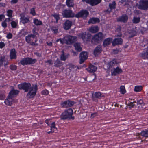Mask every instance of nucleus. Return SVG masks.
<instances>
[{"label": "nucleus", "instance_id": "nucleus-42", "mask_svg": "<svg viewBox=\"0 0 148 148\" xmlns=\"http://www.w3.org/2000/svg\"><path fill=\"white\" fill-rule=\"evenodd\" d=\"M51 130L52 132H54L55 131L54 129H56V128L55 126V122H53L51 124V125L50 126Z\"/></svg>", "mask_w": 148, "mask_h": 148}, {"label": "nucleus", "instance_id": "nucleus-30", "mask_svg": "<svg viewBox=\"0 0 148 148\" xmlns=\"http://www.w3.org/2000/svg\"><path fill=\"white\" fill-rule=\"evenodd\" d=\"M128 19V17L126 16H122L121 17L118 18L117 21L125 22L127 21Z\"/></svg>", "mask_w": 148, "mask_h": 148}, {"label": "nucleus", "instance_id": "nucleus-23", "mask_svg": "<svg viewBox=\"0 0 148 148\" xmlns=\"http://www.w3.org/2000/svg\"><path fill=\"white\" fill-rule=\"evenodd\" d=\"M97 69V67L93 65H90L86 69L88 72L90 73H92L95 72L96 71Z\"/></svg>", "mask_w": 148, "mask_h": 148}, {"label": "nucleus", "instance_id": "nucleus-54", "mask_svg": "<svg viewBox=\"0 0 148 148\" xmlns=\"http://www.w3.org/2000/svg\"><path fill=\"white\" fill-rule=\"evenodd\" d=\"M59 41L60 42V43L62 44H64V41H63V38H59L57 39L56 40V42H58Z\"/></svg>", "mask_w": 148, "mask_h": 148}, {"label": "nucleus", "instance_id": "nucleus-53", "mask_svg": "<svg viewBox=\"0 0 148 148\" xmlns=\"http://www.w3.org/2000/svg\"><path fill=\"white\" fill-rule=\"evenodd\" d=\"M17 67L15 65H11L10 66V69L12 70H16Z\"/></svg>", "mask_w": 148, "mask_h": 148}, {"label": "nucleus", "instance_id": "nucleus-50", "mask_svg": "<svg viewBox=\"0 0 148 148\" xmlns=\"http://www.w3.org/2000/svg\"><path fill=\"white\" fill-rule=\"evenodd\" d=\"M11 26L13 28H15L17 26V23L15 22L14 21H12L11 22Z\"/></svg>", "mask_w": 148, "mask_h": 148}, {"label": "nucleus", "instance_id": "nucleus-41", "mask_svg": "<svg viewBox=\"0 0 148 148\" xmlns=\"http://www.w3.org/2000/svg\"><path fill=\"white\" fill-rule=\"evenodd\" d=\"M36 61L37 60L36 59H32L28 58V64H34L35 63Z\"/></svg>", "mask_w": 148, "mask_h": 148}, {"label": "nucleus", "instance_id": "nucleus-34", "mask_svg": "<svg viewBox=\"0 0 148 148\" xmlns=\"http://www.w3.org/2000/svg\"><path fill=\"white\" fill-rule=\"evenodd\" d=\"M75 49L78 51H80L82 50V49L80 47V44L78 43H76L74 45Z\"/></svg>", "mask_w": 148, "mask_h": 148}, {"label": "nucleus", "instance_id": "nucleus-14", "mask_svg": "<svg viewBox=\"0 0 148 148\" xmlns=\"http://www.w3.org/2000/svg\"><path fill=\"white\" fill-rule=\"evenodd\" d=\"M118 64L116 60L114 59L110 61L107 64V66L108 69H110Z\"/></svg>", "mask_w": 148, "mask_h": 148}, {"label": "nucleus", "instance_id": "nucleus-31", "mask_svg": "<svg viewBox=\"0 0 148 148\" xmlns=\"http://www.w3.org/2000/svg\"><path fill=\"white\" fill-rule=\"evenodd\" d=\"M74 0H66V4L69 7H73L74 6Z\"/></svg>", "mask_w": 148, "mask_h": 148}, {"label": "nucleus", "instance_id": "nucleus-13", "mask_svg": "<svg viewBox=\"0 0 148 148\" xmlns=\"http://www.w3.org/2000/svg\"><path fill=\"white\" fill-rule=\"evenodd\" d=\"M122 72V71L121 69L119 67H117L116 68H114L113 70H112L111 71L112 75L114 76L119 74Z\"/></svg>", "mask_w": 148, "mask_h": 148}, {"label": "nucleus", "instance_id": "nucleus-64", "mask_svg": "<svg viewBox=\"0 0 148 148\" xmlns=\"http://www.w3.org/2000/svg\"><path fill=\"white\" fill-rule=\"evenodd\" d=\"M32 32L35 35H37L38 34L36 32V29L35 28H34L32 30Z\"/></svg>", "mask_w": 148, "mask_h": 148}, {"label": "nucleus", "instance_id": "nucleus-48", "mask_svg": "<svg viewBox=\"0 0 148 148\" xmlns=\"http://www.w3.org/2000/svg\"><path fill=\"white\" fill-rule=\"evenodd\" d=\"M13 11L11 10H9L7 12V15L9 17H12V16Z\"/></svg>", "mask_w": 148, "mask_h": 148}, {"label": "nucleus", "instance_id": "nucleus-57", "mask_svg": "<svg viewBox=\"0 0 148 148\" xmlns=\"http://www.w3.org/2000/svg\"><path fill=\"white\" fill-rule=\"evenodd\" d=\"M2 25L4 28H5L7 26V24L5 21L3 22L2 23Z\"/></svg>", "mask_w": 148, "mask_h": 148}, {"label": "nucleus", "instance_id": "nucleus-39", "mask_svg": "<svg viewBox=\"0 0 148 148\" xmlns=\"http://www.w3.org/2000/svg\"><path fill=\"white\" fill-rule=\"evenodd\" d=\"M20 63L23 65H27L28 64V58L23 59L20 61Z\"/></svg>", "mask_w": 148, "mask_h": 148}, {"label": "nucleus", "instance_id": "nucleus-7", "mask_svg": "<svg viewBox=\"0 0 148 148\" xmlns=\"http://www.w3.org/2000/svg\"><path fill=\"white\" fill-rule=\"evenodd\" d=\"M17 102L16 99H13V98L8 95L5 101V103L7 105L11 106L13 103Z\"/></svg>", "mask_w": 148, "mask_h": 148}, {"label": "nucleus", "instance_id": "nucleus-52", "mask_svg": "<svg viewBox=\"0 0 148 148\" xmlns=\"http://www.w3.org/2000/svg\"><path fill=\"white\" fill-rule=\"evenodd\" d=\"M42 94L44 95H47L49 94V92L47 90H42L41 92Z\"/></svg>", "mask_w": 148, "mask_h": 148}, {"label": "nucleus", "instance_id": "nucleus-21", "mask_svg": "<svg viewBox=\"0 0 148 148\" xmlns=\"http://www.w3.org/2000/svg\"><path fill=\"white\" fill-rule=\"evenodd\" d=\"M123 42V40L121 38H116L112 42V45L115 46L117 45H121Z\"/></svg>", "mask_w": 148, "mask_h": 148}, {"label": "nucleus", "instance_id": "nucleus-59", "mask_svg": "<svg viewBox=\"0 0 148 148\" xmlns=\"http://www.w3.org/2000/svg\"><path fill=\"white\" fill-rule=\"evenodd\" d=\"M143 103V101L141 99L137 101V104H138L141 105Z\"/></svg>", "mask_w": 148, "mask_h": 148}, {"label": "nucleus", "instance_id": "nucleus-28", "mask_svg": "<svg viewBox=\"0 0 148 148\" xmlns=\"http://www.w3.org/2000/svg\"><path fill=\"white\" fill-rule=\"evenodd\" d=\"M99 28L97 26L92 27L89 29V31L92 33H95L99 31Z\"/></svg>", "mask_w": 148, "mask_h": 148}, {"label": "nucleus", "instance_id": "nucleus-10", "mask_svg": "<svg viewBox=\"0 0 148 148\" xmlns=\"http://www.w3.org/2000/svg\"><path fill=\"white\" fill-rule=\"evenodd\" d=\"M88 55V53L86 52H82L80 53L79 63L80 64L82 63L87 59Z\"/></svg>", "mask_w": 148, "mask_h": 148}, {"label": "nucleus", "instance_id": "nucleus-33", "mask_svg": "<svg viewBox=\"0 0 148 148\" xmlns=\"http://www.w3.org/2000/svg\"><path fill=\"white\" fill-rule=\"evenodd\" d=\"M69 56L68 54H65L63 51H62V53L60 56V59L64 61L68 58Z\"/></svg>", "mask_w": 148, "mask_h": 148}, {"label": "nucleus", "instance_id": "nucleus-62", "mask_svg": "<svg viewBox=\"0 0 148 148\" xmlns=\"http://www.w3.org/2000/svg\"><path fill=\"white\" fill-rule=\"evenodd\" d=\"M46 43L47 45L49 46H52V43L51 42H47Z\"/></svg>", "mask_w": 148, "mask_h": 148}, {"label": "nucleus", "instance_id": "nucleus-1", "mask_svg": "<svg viewBox=\"0 0 148 148\" xmlns=\"http://www.w3.org/2000/svg\"><path fill=\"white\" fill-rule=\"evenodd\" d=\"M73 114V110L71 108L68 109L62 114L60 116V119H65L69 118L73 120L74 117L72 116Z\"/></svg>", "mask_w": 148, "mask_h": 148}, {"label": "nucleus", "instance_id": "nucleus-45", "mask_svg": "<svg viewBox=\"0 0 148 148\" xmlns=\"http://www.w3.org/2000/svg\"><path fill=\"white\" fill-rule=\"evenodd\" d=\"M136 32L135 30H132L130 33V34L131 35L130 37H132L136 36Z\"/></svg>", "mask_w": 148, "mask_h": 148}, {"label": "nucleus", "instance_id": "nucleus-40", "mask_svg": "<svg viewBox=\"0 0 148 148\" xmlns=\"http://www.w3.org/2000/svg\"><path fill=\"white\" fill-rule=\"evenodd\" d=\"M142 89V87L141 86H136L135 87L134 90L136 92H138L141 91Z\"/></svg>", "mask_w": 148, "mask_h": 148}, {"label": "nucleus", "instance_id": "nucleus-5", "mask_svg": "<svg viewBox=\"0 0 148 148\" xmlns=\"http://www.w3.org/2000/svg\"><path fill=\"white\" fill-rule=\"evenodd\" d=\"M63 17L65 18H73L75 16V14L71 10L66 9L63 10L62 12Z\"/></svg>", "mask_w": 148, "mask_h": 148}, {"label": "nucleus", "instance_id": "nucleus-38", "mask_svg": "<svg viewBox=\"0 0 148 148\" xmlns=\"http://www.w3.org/2000/svg\"><path fill=\"white\" fill-rule=\"evenodd\" d=\"M33 23L35 25L37 26L41 25L42 23V22L41 21L36 18L34 19Z\"/></svg>", "mask_w": 148, "mask_h": 148}, {"label": "nucleus", "instance_id": "nucleus-22", "mask_svg": "<svg viewBox=\"0 0 148 148\" xmlns=\"http://www.w3.org/2000/svg\"><path fill=\"white\" fill-rule=\"evenodd\" d=\"M101 51V47L100 45L97 46L95 49L94 51V54L96 56L99 54Z\"/></svg>", "mask_w": 148, "mask_h": 148}, {"label": "nucleus", "instance_id": "nucleus-19", "mask_svg": "<svg viewBox=\"0 0 148 148\" xmlns=\"http://www.w3.org/2000/svg\"><path fill=\"white\" fill-rule=\"evenodd\" d=\"M101 1V0H88L87 3L90 4L92 6L96 5L99 3Z\"/></svg>", "mask_w": 148, "mask_h": 148}, {"label": "nucleus", "instance_id": "nucleus-37", "mask_svg": "<svg viewBox=\"0 0 148 148\" xmlns=\"http://www.w3.org/2000/svg\"><path fill=\"white\" fill-rule=\"evenodd\" d=\"M58 27L57 26H52L51 27V30L54 34H57L58 32Z\"/></svg>", "mask_w": 148, "mask_h": 148}, {"label": "nucleus", "instance_id": "nucleus-4", "mask_svg": "<svg viewBox=\"0 0 148 148\" xmlns=\"http://www.w3.org/2000/svg\"><path fill=\"white\" fill-rule=\"evenodd\" d=\"M103 38V35L101 32L95 35L92 37L91 40L92 43L97 44Z\"/></svg>", "mask_w": 148, "mask_h": 148}, {"label": "nucleus", "instance_id": "nucleus-15", "mask_svg": "<svg viewBox=\"0 0 148 148\" xmlns=\"http://www.w3.org/2000/svg\"><path fill=\"white\" fill-rule=\"evenodd\" d=\"M18 88L20 89H23L25 92H27L28 91V83H22L18 85Z\"/></svg>", "mask_w": 148, "mask_h": 148}, {"label": "nucleus", "instance_id": "nucleus-51", "mask_svg": "<svg viewBox=\"0 0 148 148\" xmlns=\"http://www.w3.org/2000/svg\"><path fill=\"white\" fill-rule=\"evenodd\" d=\"M136 101H134L133 102H130V103H128L127 105L130 106V108H132L135 105L134 104V103H136Z\"/></svg>", "mask_w": 148, "mask_h": 148}, {"label": "nucleus", "instance_id": "nucleus-20", "mask_svg": "<svg viewBox=\"0 0 148 148\" xmlns=\"http://www.w3.org/2000/svg\"><path fill=\"white\" fill-rule=\"evenodd\" d=\"M7 62L5 59V56H3L0 57V67L4 65H7Z\"/></svg>", "mask_w": 148, "mask_h": 148}, {"label": "nucleus", "instance_id": "nucleus-32", "mask_svg": "<svg viewBox=\"0 0 148 148\" xmlns=\"http://www.w3.org/2000/svg\"><path fill=\"white\" fill-rule=\"evenodd\" d=\"M63 65V64L60 60L57 59L54 62V66L56 67H59L62 66Z\"/></svg>", "mask_w": 148, "mask_h": 148}, {"label": "nucleus", "instance_id": "nucleus-18", "mask_svg": "<svg viewBox=\"0 0 148 148\" xmlns=\"http://www.w3.org/2000/svg\"><path fill=\"white\" fill-rule=\"evenodd\" d=\"M10 56L11 59H16L17 56L15 49H12L10 50Z\"/></svg>", "mask_w": 148, "mask_h": 148}, {"label": "nucleus", "instance_id": "nucleus-46", "mask_svg": "<svg viewBox=\"0 0 148 148\" xmlns=\"http://www.w3.org/2000/svg\"><path fill=\"white\" fill-rule=\"evenodd\" d=\"M69 68L70 70H72L75 68H77L78 69H79V68L77 66H75L72 64H69Z\"/></svg>", "mask_w": 148, "mask_h": 148}, {"label": "nucleus", "instance_id": "nucleus-44", "mask_svg": "<svg viewBox=\"0 0 148 148\" xmlns=\"http://www.w3.org/2000/svg\"><path fill=\"white\" fill-rule=\"evenodd\" d=\"M120 92L122 94H124L126 92V90H125V87L124 86H122L120 87Z\"/></svg>", "mask_w": 148, "mask_h": 148}, {"label": "nucleus", "instance_id": "nucleus-6", "mask_svg": "<svg viewBox=\"0 0 148 148\" xmlns=\"http://www.w3.org/2000/svg\"><path fill=\"white\" fill-rule=\"evenodd\" d=\"M138 7L140 9L145 10H148V0H140Z\"/></svg>", "mask_w": 148, "mask_h": 148}, {"label": "nucleus", "instance_id": "nucleus-12", "mask_svg": "<svg viewBox=\"0 0 148 148\" xmlns=\"http://www.w3.org/2000/svg\"><path fill=\"white\" fill-rule=\"evenodd\" d=\"M78 37L82 38L83 41H88L90 36V35L87 34L86 32L80 33L78 34Z\"/></svg>", "mask_w": 148, "mask_h": 148}, {"label": "nucleus", "instance_id": "nucleus-9", "mask_svg": "<svg viewBox=\"0 0 148 148\" xmlns=\"http://www.w3.org/2000/svg\"><path fill=\"white\" fill-rule=\"evenodd\" d=\"M89 14L88 12L86 10H83L75 15V17L79 18L80 17L86 18Z\"/></svg>", "mask_w": 148, "mask_h": 148}, {"label": "nucleus", "instance_id": "nucleus-8", "mask_svg": "<svg viewBox=\"0 0 148 148\" xmlns=\"http://www.w3.org/2000/svg\"><path fill=\"white\" fill-rule=\"evenodd\" d=\"M75 102L73 101H71L69 100L62 101L61 103V105L62 107L66 108L69 107L73 105Z\"/></svg>", "mask_w": 148, "mask_h": 148}, {"label": "nucleus", "instance_id": "nucleus-36", "mask_svg": "<svg viewBox=\"0 0 148 148\" xmlns=\"http://www.w3.org/2000/svg\"><path fill=\"white\" fill-rule=\"evenodd\" d=\"M111 39L110 38H108L105 39L103 42V45L105 47L108 45L110 44L111 43Z\"/></svg>", "mask_w": 148, "mask_h": 148}, {"label": "nucleus", "instance_id": "nucleus-17", "mask_svg": "<svg viewBox=\"0 0 148 148\" xmlns=\"http://www.w3.org/2000/svg\"><path fill=\"white\" fill-rule=\"evenodd\" d=\"M116 4L115 1H113L112 3H110L109 5V8L107 9V12L108 13H110L112 10L116 8Z\"/></svg>", "mask_w": 148, "mask_h": 148}, {"label": "nucleus", "instance_id": "nucleus-47", "mask_svg": "<svg viewBox=\"0 0 148 148\" xmlns=\"http://www.w3.org/2000/svg\"><path fill=\"white\" fill-rule=\"evenodd\" d=\"M53 16L56 19V22L57 23L58 21L60 19V17L59 15L57 14H55L53 15Z\"/></svg>", "mask_w": 148, "mask_h": 148}, {"label": "nucleus", "instance_id": "nucleus-29", "mask_svg": "<svg viewBox=\"0 0 148 148\" xmlns=\"http://www.w3.org/2000/svg\"><path fill=\"white\" fill-rule=\"evenodd\" d=\"M21 21L23 24L27 23L28 22V19L27 17H26L25 15L24 14H21Z\"/></svg>", "mask_w": 148, "mask_h": 148}, {"label": "nucleus", "instance_id": "nucleus-43", "mask_svg": "<svg viewBox=\"0 0 148 148\" xmlns=\"http://www.w3.org/2000/svg\"><path fill=\"white\" fill-rule=\"evenodd\" d=\"M5 91L0 92V100H3L5 97Z\"/></svg>", "mask_w": 148, "mask_h": 148}, {"label": "nucleus", "instance_id": "nucleus-63", "mask_svg": "<svg viewBox=\"0 0 148 148\" xmlns=\"http://www.w3.org/2000/svg\"><path fill=\"white\" fill-rule=\"evenodd\" d=\"M18 1V0H12L11 1V3L12 4H15L17 3Z\"/></svg>", "mask_w": 148, "mask_h": 148}, {"label": "nucleus", "instance_id": "nucleus-2", "mask_svg": "<svg viewBox=\"0 0 148 148\" xmlns=\"http://www.w3.org/2000/svg\"><path fill=\"white\" fill-rule=\"evenodd\" d=\"M31 84L28 83V98H32L35 95L37 90V86L36 85H33L31 87Z\"/></svg>", "mask_w": 148, "mask_h": 148}, {"label": "nucleus", "instance_id": "nucleus-25", "mask_svg": "<svg viewBox=\"0 0 148 148\" xmlns=\"http://www.w3.org/2000/svg\"><path fill=\"white\" fill-rule=\"evenodd\" d=\"M140 134L143 137H148V129L147 130L142 131L140 133L136 134V135L137 136H138Z\"/></svg>", "mask_w": 148, "mask_h": 148}, {"label": "nucleus", "instance_id": "nucleus-58", "mask_svg": "<svg viewBox=\"0 0 148 148\" xmlns=\"http://www.w3.org/2000/svg\"><path fill=\"white\" fill-rule=\"evenodd\" d=\"M45 63H48L49 65H51L52 64V60H47V61H45Z\"/></svg>", "mask_w": 148, "mask_h": 148}, {"label": "nucleus", "instance_id": "nucleus-61", "mask_svg": "<svg viewBox=\"0 0 148 148\" xmlns=\"http://www.w3.org/2000/svg\"><path fill=\"white\" fill-rule=\"evenodd\" d=\"M97 115V113H94L91 114V117L92 118H93L95 116Z\"/></svg>", "mask_w": 148, "mask_h": 148}, {"label": "nucleus", "instance_id": "nucleus-49", "mask_svg": "<svg viewBox=\"0 0 148 148\" xmlns=\"http://www.w3.org/2000/svg\"><path fill=\"white\" fill-rule=\"evenodd\" d=\"M30 14L33 16L35 15H36V13L35 11V9L34 8H32L30 10Z\"/></svg>", "mask_w": 148, "mask_h": 148}, {"label": "nucleus", "instance_id": "nucleus-56", "mask_svg": "<svg viewBox=\"0 0 148 148\" xmlns=\"http://www.w3.org/2000/svg\"><path fill=\"white\" fill-rule=\"evenodd\" d=\"M12 35L11 33H9L7 36V37L8 39H10L12 38Z\"/></svg>", "mask_w": 148, "mask_h": 148}, {"label": "nucleus", "instance_id": "nucleus-27", "mask_svg": "<svg viewBox=\"0 0 148 148\" xmlns=\"http://www.w3.org/2000/svg\"><path fill=\"white\" fill-rule=\"evenodd\" d=\"M140 56L143 59L148 58V48L140 54Z\"/></svg>", "mask_w": 148, "mask_h": 148}, {"label": "nucleus", "instance_id": "nucleus-55", "mask_svg": "<svg viewBox=\"0 0 148 148\" xmlns=\"http://www.w3.org/2000/svg\"><path fill=\"white\" fill-rule=\"evenodd\" d=\"M5 46V44L3 42H0V48H2Z\"/></svg>", "mask_w": 148, "mask_h": 148}, {"label": "nucleus", "instance_id": "nucleus-11", "mask_svg": "<svg viewBox=\"0 0 148 148\" xmlns=\"http://www.w3.org/2000/svg\"><path fill=\"white\" fill-rule=\"evenodd\" d=\"M103 96L100 92H95L92 94V100L97 102L98 99H100L101 97Z\"/></svg>", "mask_w": 148, "mask_h": 148}, {"label": "nucleus", "instance_id": "nucleus-16", "mask_svg": "<svg viewBox=\"0 0 148 148\" xmlns=\"http://www.w3.org/2000/svg\"><path fill=\"white\" fill-rule=\"evenodd\" d=\"M72 25V23L69 20H66L64 23L63 27L65 30H68L71 27Z\"/></svg>", "mask_w": 148, "mask_h": 148}, {"label": "nucleus", "instance_id": "nucleus-35", "mask_svg": "<svg viewBox=\"0 0 148 148\" xmlns=\"http://www.w3.org/2000/svg\"><path fill=\"white\" fill-rule=\"evenodd\" d=\"M140 17L134 16L132 20V22L134 24H137L140 22Z\"/></svg>", "mask_w": 148, "mask_h": 148}, {"label": "nucleus", "instance_id": "nucleus-60", "mask_svg": "<svg viewBox=\"0 0 148 148\" xmlns=\"http://www.w3.org/2000/svg\"><path fill=\"white\" fill-rule=\"evenodd\" d=\"M5 16L3 15H0V22L1 21H2V19H3L4 18H5Z\"/></svg>", "mask_w": 148, "mask_h": 148}, {"label": "nucleus", "instance_id": "nucleus-24", "mask_svg": "<svg viewBox=\"0 0 148 148\" xmlns=\"http://www.w3.org/2000/svg\"><path fill=\"white\" fill-rule=\"evenodd\" d=\"M100 20L97 18H90L88 21L89 24H95L100 22Z\"/></svg>", "mask_w": 148, "mask_h": 148}, {"label": "nucleus", "instance_id": "nucleus-26", "mask_svg": "<svg viewBox=\"0 0 148 148\" xmlns=\"http://www.w3.org/2000/svg\"><path fill=\"white\" fill-rule=\"evenodd\" d=\"M19 92V91L13 89L10 91L9 95L14 98V96L18 95Z\"/></svg>", "mask_w": 148, "mask_h": 148}, {"label": "nucleus", "instance_id": "nucleus-3", "mask_svg": "<svg viewBox=\"0 0 148 148\" xmlns=\"http://www.w3.org/2000/svg\"><path fill=\"white\" fill-rule=\"evenodd\" d=\"M64 44H71L76 41L77 37L70 35H67L63 38Z\"/></svg>", "mask_w": 148, "mask_h": 148}]
</instances>
